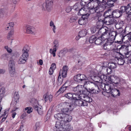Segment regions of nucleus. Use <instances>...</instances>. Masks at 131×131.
<instances>
[{
	"label": "nucleus",
	"mask_w": 131,
	"mask_h": 131,
	"mask_svg": "<svg viewBox=\"0 0 131 131\" xmlns=\"http://www.w3.org/2000/svg\"><path fill=\"white\" fill-rule=\"evenodd\" d=\"M93 85L95 86L94 88H91V89L89 88V90H86V91L83 92L82 100L85 101V102L90 103L91 102L92 100L91 98L88 96L90 93L92 94H98L100 90L99 89L98 85L94 83Z\"/></svg>",
	"instance_id": "f257e3e1"
},
{
	"label": "nucleus",
	"mask_w": 131,
	"mask_h": 131,
	"mask_svg": "<svg viewBox=\"0 0 131 131\" xmlns=\"http://www.w3.org/2000/svg\"><path fill=\"white\" fill-rule=\"evenodd\" d=\"M87 6L83 7L78 12V15L82 16L81 18L78 20V23L80 25H84L87 22L88 16L89 15L86 13V12L87 11Z\"/></svg>",
	"instance_id": "f03ea898"
},
{
	"label": "nucleus",
	"mask_w": 131,
	"mask_h": 131,
	"mask_svg": "<svg viewBox=\"0 0 131 131\" xmlns=\"http://www.w3.org/2000/svg\"><path fill=\"white\" fill-rule=\"evenodd\" d=\"M74 79L75 81L78 82L80 83H84L83 85H88V84H90V83H93L90 81H86L88 80V78L83 74H79L75 75L74 77Z\"/></svg>",
	"instance_id": "7ed1b4c3"
},
{
	"label": "nucleus",
	"mask_w": 131,
	"mask_h": 131,
	"mask_svg": "<svg viewBox=\"0 0 131 131\" xmlns=\"http://www.w3.org/2000/svg\"><path fill=\"white\" fill-rule=\"evenodd\" d=\"M110 29L107 27L101 28L99 30L98 34L100 35L101 37H104L105 39H107L109 37Z\"/></svg>",
	"instance_id": "20e7f679"
},
{
	"label": "nucleus",
	"mask_w": 131,
	"mask_h": 131,
	"mask_svg": "<svg viewBox=\"0 0 131 131\" xmlns=\"http://www.w3.org/2000/svg\"><path fill=\"white\" fill-rule=\"evenodd\" d=\"M63 119L59 121H57L56 122V125L57 127H59L60 125H63L66 123H67L70 121L72 119V117L71 116L68 114H64Z\"/></svg>",
	"instance_id": "39448f33"
},
{
	"label": "nucleus",
	"mask_w": 131,
	"mask_h": 131,
	"mask_svg": "<svg viewBox=\"0 0 131 131\" xmlns=\"http://www.w3.org/2000/svg\"><path fill=\"white\" fill-rule=\"evenodd\" d=\"M64 108L62 110V112L63 113V114H67V113H69V112L72 111L74 109L73 105H72L71 103L65 102L64 103Z\"/></svg>",
	"instance_id": "423d86ee"
},
{
	"label": "nucleus",
	"mask_w": 131,
	"mask_h": 131,
	"mask_svg": "<svg viewBox=\"0 0 131 131\" xmlns=\"http://www.w3.org/2000/svg\"><path fill=\"white\" fill-rule=\"evenodd\" d=\"M9 73L12 77H14L16 75L15 68V65L14 62L12 60H10L9 62Z\"/></svg>",
	"instance_id": "0eeeda50"
},
{
	"label": "nucleus",
	"mask_w": 131,
	"mask_h": 131,
	"mask_svg": "<svg viewBox=\"0 0 131 131\" xmlns=\"http://www.w3.org/2000/svg\"><path fill=\"white\" fill-rule=\"evenodd\" d=\"M61 124L60 125L59 127L55 126L56 128H58L59 129L60 131H69L72 129V128L70 125L68 124V123H66L63 125H61Z\"/></svg>",
	"instance_id": "6e6552de"
},
{
	"label": "nucleus",
	"mask_w": 131,
	"mask_h": 131,
	"mask_svg": "<svg viewBox=\"0 0 131 131\" xmlns=\"http://www.w3.org/2000/svg\"><path fill=\"white\" fill-rule=\"evenodd\" d=\"M101 84H99L101 88L104 90H105L107 93H109L110 92L109 89H110L113 85V84L112 83H107L105 84L102 82L101 83H99Z\"/></svg>",
	"instance_id": "1a4fd4ad"
},
{
	"label": "nucleus",
	"mask_w": 131,
	"mask_h": 131,
	"mask_svg": "<svg viewBox=\"0 0 131 131\" xmlns=\"http://www.w3.org/2000/svg\"><path fill=\"white\" fill-rule=\"evenodd\" d=\"M82 99H79L76 101L72 102L71 103L73 105L74 108L77 106H84L87 105V104L86 102H83Z\"/></svg>",
	"instance_id": "9d476101"
},
{
	"label": "nucleus",
	"mask_w": 131,
	"mask_h": 131,
	"mask_svg": "<svg viewBox=\"0 0 131 131\" xmlns=\"http://www.w3.org/2000/svg\"><path fill=\"white\" fill-rule=\"evenodd\" d=\"M114 85L113 84V86L109 89L110 92L107 93H110L111 95L113 97H116L120 95V93L119 90L116 89H113Z\"/></svg>",
	"instance_id": "9b49d317"
},
{
	"label": "nucleus",
	"mask_w": 131,
	"mask_h": 131,
	"mask_svg": "<svg viewBox=\"0 0 131 131\" xmlns=\"http://www.w3.org/2000/svg\"><path fill=\"white\" fill-rule=\"evenodd\" d=\"M28 57L25 55L22 54L20 57L17 61L18 63L19 64H24L25 63L26 61L28 60Z\"/></svg>",
	"instance_id": "f8f14e48"
},
{
	"label": "nucleus",
	"mask_w": 131,
	"mask_h": 131,
	"mask_svg": "<svg viewBox=\"0 0 131 131\" xmlns=\"http://www.w3.org/2000/svg\"><path fill=\"white\" fill-rule=\"evenodd\" d=\"M118 33L116 31H113L112 32H110V34L109 35V37L108 38L109 40L112 41V42L115 39L116 36Z\"/></svg>",
	"instance_id": "ddd939ff"
},
{
	"label": "nucleus",
	"mask_w": 131,
	"mask_h": 131,
	"mask_svg": "<svg viewBox=\"0 0 131 131\" xmlns=\"http://www.w3.org/2000/svg\"><path fill=\"white\" fill-rule=\"evenodd\" d=\"M121 40L120 41H117V42L119 44L121 43L125 39L127 41H130L131 40V35L130 34L126 35L125 36L121 35L120 36Z\"/></svg>",
	"instance_id": "4468645a"
},
{
	"label": "nucleus",
	"mask_w": 131,
	"mask_h": 131,
	"mask_svg": "<svg viewBox=\"0 0 131 131\" xmlns=\"http://www.w3.org/2000/svg\"><path fill=\"white\" fill-rule=\"evenodd\" d=\"M114 17H111L110 15H109L106 17V18H107L108 20L105 21V24L107 25H109L115 23L116 21Z\"/></svg>",
	"instance_id": "2eb2a0df"
},
{
	"label": "nucleus",
	"mask_w": 131,
	"mask_h": 131,
	"mask_svg": "<svg viewBox=\"0 0 131 131\" xmlns=\"http://www.w3.org/2000/svg\"><path fill=\"white\" fill-rule=\"evenodd\" d=\"M26 29V32L27 34H35V28L32 26L27 25L25 26Z\"/></svg>",
	"instance_id": "dca6fc26"
},
{
	"label": "nucleus",
	"mask_w": 131,
	"mask_h": 131,
	"mask_svg": "<svg viewBox=\"0 0 131 131\" xmlns=\"http://www.w3.org/2000/svg\"><path fill=\"white\" fill-rule=\"evenodd\" d=\"M129 49L128 46H126L125 45H122L119 48V50L120 51H122L124 52V53L122 54L124 55L129 54Z\"/></svg>",
	"instance_id": "f3484780"
},
{
	"label": "nucleus",
	"mask_w": 131,
	"mask_h": 131,
	"mask_svg": "<svg viewBox=\"0 0 131 131\" xmlns=\"http://www.w3.org/2000/svg\"><path fill=\"white\" fill-rule=\"evenodd\" d=\"M53 4V2H45V4H44L42 6L44 8V6H45L46 9L49 11L52 9V7Z\"/></svg>",
	"instance_id": "a211bd4d"
},
{
	"label": "nucleus",
	"mask_w": 131,
	"mask_h": 131,
	"mask_svg": "<svg viewBox=\"0 0 131 131\" xmlns=\"http://www.w3.org/2000/svg\"><path fill=\"white\" fill-rule=\"evenodd\" d=\"M121 13L119 10H115L112 12V14L111 15H110V16L111 17H114L118 18L122 15V14Z\"/></svg>",
	"instance_id": "6ab92c4d"
},
{
	"label": "nucleus",
	"mask_w": 131,
	"mask_h": 131,
	"mask_svg": "<svg viewBox=\"0 0 131 131\" xmlns=\"http://www.w3.org/2000/svg\"><path fill=\"white\" fill-rule=\"evenodd\" d=\"M119 54L121 55V57L123 58L124 61V63L127 64L129 62V60L130 58L129 54H125V55L122 54L121 52H119Z\"/></svg>",
	"instance_id": "aec40b11"
},
{
	"label": "nucleus",
	"mask_w": 131,
	"mask_h": 131,
	"mask_svg": "<svg viewBox=\"0 0 131 131\" xmlns=\"http://www.w3.org/2000/svg\"><path fill=\"white\" fill-rule=\"evenodd\" d=\"M100 3L101 1H100L99 3H96L97 4L96 6L97 10H99V12H102L104 10L105 8L104 5L103 4H101Z\"/></svg>",
	"instance_id": "412c9836"
},
{
	"label": "nucleus",
	"mask_w": 131,
	"mask_h": 131,
	"mask_svg": "<svg viewBox=\"0 0 131 131\" xmlns=\"http://www.w3.org/2000/svg\"><path fill=\"white\" fill-rule=\"evenodd\" d=\"M98 19V21L96 23V25L97 26V27L98 29L102 28V27L104 24V20L103 19H101L100 17H99Z\"/></svg>",
	"instance_id": "4be33fe9"
},
{
	"label": "nucleus",
	"mask_w": 131,
	"mask_h": 131,
	"mask_svg": "<svg viewBox=\"0 0 131 131\" xmlns=\"http://www.w3.org/2000/svg\"><path fill=\"white\" fill-rule=\"evenodd\" d=\"M34 108L35 111H36L39 114L42 115L43 113L41 106H38L37 105L34 106Z\"/></svg>",
	"instance_id": "5701e85b"
},
{
	"label": "nucleus",
	"mask_w": 131,
	"mask_h": 131,
	"mask_svg": "<svg viewBox=\"0 0 131 131\" xmlns=\"http://www.w3.org/2000/svg\"><path fill=\"white\" fill-rule=\"evenodd\" d=\"M82 95L83 94H82L79 95L76 93L73 94L72 100L75 101L79 99H82Z\"/></svg>",
	"instance_id": "b1692460"
},
{
	"label": "nucleus",
	"mask_w": 131,
	"mask_h": 131,
	"mask_svg": "<svg viewBox=\"0 0 131 131\" xmlns=\"http://www.w3.org/2000/svg\"><path fill=\"white\" fill-rule=\"evenodd\" d=\"M115 23V27L116 28L117 27L118 29H119L122 27L124 23V22L123 20H119L117 22L116 21Z\"/></svg>",
	"instance_id": "393cba45"
},
{
	"label": "nucleus",
	"mask_w": 131,
	"mask_h": 131,
	"mask_svg": "<svg viewBox=\"0 0 131 131\" xmlns=\"http://www.w3.org/2000/svg\"><path fill=\"white\" fill-rule=\"evenodd\" d=\"M105 39L104 38V37H101V36L100 37H99L97 39H96L95 44L96 45H100L104 41Z\"/></svg>",
	"instance_id": "a878e982"
},
{
	"label": "nucleus",
	"mask_w": 131,
	"mask_h": 131,
	"mask_svg": "<svg viewBox=\"0 0 131 131\" xmlns=\"http://www.w3.org/2000/svg\"><path fill=\"white\" fill-rule=\"evenodd\" d=\"M114 77H110L108 79L112 83L117 84H118L119 82V79L118 77H116V79L114 80V79H115Z\"/></svg>",
	"instance_id": "bb28decb"
},
{
	"label": "nucleus",
	"mask_w": 131,
	"mask_h": 131,
	"mask_svg": "<svg viewBox=\"0 0 131 131\" xmlns=\"http://www.w3.org/2000/svg\"><path fill=\"white\" fill-rule=\"evenodd\" d=\"M5 89L4 87H2L0 89V103L4 95Z\"/></svg>",
	"instance_id": "cd10ccee"
},
{
	"label": "nucleus",
	"mask_w": 131,
	"mask_h": 131,
	"mask_svg": "<svg viewBox=\"0 0 131 131\" xmlns=\"http://www.w3.org/2000/svg\"><path fill=\"white\" fill-rule=\"evenodd\" d=\"M64 115V114L58 113L55 114L54 115V117L56 119H57L58 120L60 119L62 120L63 119Z\"/></svg>",
	"instance_id": "c85d7f7f"
},
{
	"label": "nucleus",
	"mask_w": 131,
	"mask_h": 131,
	"mask_svg": "<svg viewBox=\"0 0 131 131\" xmlns=\"http://www.w3.org/2000/svg\"><path fill=\"white\" fill-rule=\"evenodd\" d=\"M29 50V48L28 46H26L24 47L22 50V54H24L28 57L29 56L28 52Z\"/></svg>",
	"instance_id": "c756f323"
},
{
	"label": "nucleus",
	"mask_w": 131,
	"mask_h": 131,
	"mask_svg": "<svg viewBox=\"0 0 131 131\" xmlns=\"http://www.w3.org/2000/svg\"><path fill=\"white\" fill-rule=\"evenodd\" d=\"M112 43V42H109L108 41L106 43H105L103 45V48L104 50H108L110 49V46Z\"/></svg>",
	"instance_id": "7c9ffc66"
},
{
	"label": "nucleus",
	"mask_w": 131,
	"mask_h": 131,
	"mask_svg": "<svg viewBox=\"0 0 131 131\" xmlns=\"http://www.w3.org/2000/svg\"><path fill=\"white\" fill-rule=\"evenodd\" d=\"M96 8V6L94 5L93 6L90 7L89 8V12L91 14L94 13L95 12H96L97 10Z\"/></svg>",
	"instance_id": "2f4dec72"
},
{
	"label": "nucleus",
	"mask_w": 131,
	"mask_h": 131,
	"mask_svg": "<svg viewBox=\"0 0 131 131\" xmlns=\"http://www.w3.org/2000/svg\"><path fill=\"white\" fill-rule=\"evenodd\" d=\"M107 2L106 4L109 6L110 7H112L114 6V3L117 0H106Z\"/></svg>",
	"instance_id": "473e14b6"
},
{
	"label": "nucleus",
	"mask_w": 131,
	"mask_h": 131,
	"mask_svg": "<svg viewBox=\"0 0 131 131\" xmlns=\"http://www.w3.org/2000/svg\"><path fill=\"white\" fill-rule=\"evenodd\" d=\"M80 89L79 86L78 85L74 88L73 89V90L74 92L77 93H81V88H80Z\"/></svg>",
	"instance_id": "72a5a7b5"
},
{
	"label": "nucleus",
	"mask_w": 131,
	"mask_h": 131,
	"mask_svg": "<svg viewBox=\"0 0 131 131\" xmlns=\"http://www.w3.org/2000/svg\"><path fill=\"white\" fill-rule=\"evenodd\" d=\"M73 94L69 93L65 94V96L68 99L72 100L73 99Z\"/></svg>",
	"instance_id": "f704fd0d"
},
{
	"label": "nucleus",
	"mask_w": 131,
	"mask_h": 131,
	"mask_svg": "<svg viewBox=\"0 0 131 131\" xmlns=\"http://www.w3.org/2000/svg\"><path fill=\"white\" fill-rule=\"evenodd\" d=\"M96 37L95 36L93 35L89 38V42L91 43L94 42L95 43L96 40Z\"/></svg>",
	"instance_id": "c9c22d12"
},
{
	"label": "nucleus",
	"mask_w": 131,
	"mask_h": 131,
	"mask_svg": "<svg viewBox=\"0 0 131 131\" xmlns=\"http://www.w3.org/2000/svg\"><path fill=\"white\" fill-rule=\"evenodd\" d=\"M118 61L117 62L119 65H123L124 63V61L123 58H121V56L119 58H118Z\"/></svg>",
	"instance_id": "e433bc0d"
},
{
	"label": "nucleus",
	"mask_w": 131,
	"mask_h": 131,
	"mask_svg": "<svg viewBox=\"0 0 131 131\" xmlns=\"http://www.w3.org/2000/svg\"><path fill=\"white\" fill-rule=\"evenodd\" d=\"M86 34V32L84 30H82L80 31L79 33L80 37H83L85 36Z\"/></svg>",
	"instance_id": "4c0bfd02"
},
{
	"label": "nucleus",
	"mask_w": 131,
	"mask_h": 131,
	"mask_svg": "<svg viewBox=\"0 0 131 131\" xmlns=\"http://www.w3.org/2000/svg\"><path fill=\"white\" fill-rule=\"evenodd\" d=\"M86 1L87 3L89 4L91 3H99L100 1V0H85ZM102 1L103 2L104 0H102Z\"/></svg>",
	"instance_id": "58836bf2"
},
{
	"label": "nucleus",
	"mask_w": 131,
	"mask_h": 131,
	"mask_svg": "<svg viewBox=\"0 0 131 131\" xmlns=\"http://www.w3.org/2000/svg\"><path fill=\"white\" fill-rule=\"evenodd\" d=\"M100 79L102 81V82L103 81H106L107 79V76L103 74L99 75Z\"/></svg>",
	"instance_id": "ea45409f"
},
{
	"label": "nucleus",
	"mask_w": 131,
	"mask_h": 131,
	"mask_svg": "<svg viewBox=\"0 0 131 131\" xmlns=\"http://www.w3.org/2000/svg\"><path fill=\"white\" fill-rule=\"evenodd\" d=\"M84 62V58L82 57H81L78 61V63L80 66H81Z\"/></svg>",
	"instance_id": "a19ab883"
},
{
	"label": "nucleus",
	"mask_w": 131,
	"mask_h": 131,
	"mask_svg": "<svg viewBox=\"0 0 131 131\" xmlns=\"http://www.w3.org/2000/svg\"><path fill=\"white\" fill-rule=\"evenodd\" d=\"M14 32V30L12 29L8 33V35L7 37V38L8 40H10V38L12 37V35H13Z\"/></svg>",
	"instance_id": "79ce46f5"
},
{
	"label": "nucleus",
	"mask_w": 131,
	"mask_h": 131,
	"mask_svg": "<svg viewBox=\"0 0 131 131\" xmlns=\"http://www.w3.org/2000/svg\"><path fill=\"white\" fill-rule=\"evenodd\" d=\"M126 6H122L121 7L119 10L121 13L122 14V15L123 13L125 12H126Z\"/></svg>",
	"instance_id": "37998d69"
},
{
	"label": "nucleus",
	"mask_w": 131,
	"mask_h": 131,
	"mask_svg": "<svg viewBox=\"0 0 131 131\" xmlns=\"http://www.w3.org/2000/svg\"><path fill=\"white\" fill-rule=\"evenodd\" d=\"M9 57V54L8 53H6L1 56V58L4 59H5L8 58Z\"/></svg>",
	"instance_id": "c03bdc74"
},
{
	"label": "nucleus",
	"mask_w": 131,
	"mask_h": 131,
	"mask_svg": "<svg viewBox=\"0 0 131 131\" xmlns=\"http://www.w3.org/2000/svg\"><path fill=\"white\" fill-rule=\"evenodd\" d=\"M108 66L110 68L112 69H114L116 68V66L115 63H108Z\"/></svg>",
	"instance_id": "a18cd8bd"
},
{
	"label": "nucleus",
	"mask_w": 131,
	"mask_h": 131,
	"mask_svg": "<svg viewBox=\"0 0 131 131\" xmlns=\"http://www.w3.org/2000/svg\"><path fill=\"white\" fill-rule=\"evenodd\" d=\"M14 23L13 22H10L7 24L6 26H7L6 28L7 30L9 28V27L10 28H12L14 26Z\"/></svg>",
	"instance_id": "49530a36"
},
{
	"label": "nucleus",
	"mask_w": 131,
	"mask_h": 131,
	"mask_svg": "<svg viewBox=\"0 0 131 131\" xmlns=\"http://www.w3.org/2000/svg\"><path fill=\"white\" fill-rule=\"evenodd\" d=\"M100 67V69L99 70V71H101L103 72H105L107 68L108 67L106 66H101Z\"/></svg>",
	"instance_id": "de8ad7c7"
},
{
	"label": "nucleus",
	"mask_w": 131,
	"mask_h": 131,
	"mask_svg": "<svg viewBox=\"0 0 131 131\" xmlns=\"http://www.w3.org/2000/svg\"><path fill=\"white\" fill-rule=\"evenodd\" d=\"M79 5L78 3L75 4L72 7V8L76 11H78L81 9H80L79 8Z\"/></svg>",
	"instance_id": "09e8293b"
},
{
	"label": "nucleus",
	"mask_w": 131,
	"mask_h": 131,
	"mask_svg": "<svg viewBox=\"0 0 131 131\" xmlns=\"http://www.w3.org/2000/svg\"><path fill=\"white\" fill-rule=\"evenodd\" d=\"M126 12L127 14L131 13V7L129 5L126 6Z\"/></svg>",
	"instance_id": "8fccbe9b"
},
{
	"label": "nucleus",
	"mask_w": 131,
	"mask_h": 131,
	"mask_svg": "<svg viewBox=\"0 0 131 131\" xmlns=\"http://www.w3.org/2000/svg\"><path fill=\"white\" fill-rule=\"evenodd\" d=\"M41 127V124L39 122H38L36 123L35 124V126L34 127V129L35 130H36L37 129H38Z\"/></svg>",
	"instance_id": "3c124183"
},
{
	"label": "nucleus",
	"mask_w": 131,
	"mask_h": 131,
	"mask_svg": "<svg viewBox=\"0 0 131 131\" xmlns=\"http://www.w3.org/2000/svg\"><path fill=\"white\" fill-rule=\"evenodd\" d=\"M99 29H98L97 27H92L91 28V31L92 33H94L96 31H97L98 32Z\"/></svg>",
	"instance_id": "603ef678"
},
{
	"label": "nucleus",
	"mask_w": 131,
	"mask_h": 131,
	"mask_svg": "<svg viewBox=\"0 0 131 131\" xmlns=\"http://www.w3.org/2000/svg\"><path fill=\"white\" fill-rule=\"evenodd\" d=\"M59 73H60V74L61 73L62 76L63 78H65L66 77L67 73V72L60 70Z\"/></svg>",
	"instance_id": "864d4df0"
},
{
	"label": "nucleus",
	"mask_w": 131,
	"mask_h": 131,
	"mask_svg": "<svg viewBox=\"0 0 131 131\" xmlns=\"http://www.w3.org/2000/svg\"><path fill=\"white\" fill-rule=\"evenodd\" d=\"M25 110H27V112L28 113L30 114L32 112L33 109L31 107H26Z\"/></svg>",
	"instance_id": "5fc2aeb1"
},
{
	"label": "nucleus",
	"mask_w": 131,
	"mask_h": 131,
	"mask_svg": "<svg viewBox=\"0 0 131 131\" xmlns=\"http://www.w3.org/2000/svg\"><path fill=\"white\" fill-rule=\"evenodd\" d=\"M53 44L54 45L53 47L58 48L59 46V43L58 41L55 40L53 42Z\"/></svg>",
	"instance_id": "6e6d98bb"
},
{
	"label": "nucleus",
	"mask_w": 131,
	"mask_h": 131,
	"mask_svg": "<svg viewBox=\"0 0 131 131\" xmlns=\"http://www.w3.org/2000/svg\"><path fill=\"white\" fill-rule=\"evenodd\" d=\"M19 96L18 92H15L14 94V98L16 100H18L19 99Z\"/></svg>",
	"instance_id": "4d7b16f0"
},
{
	"label": "nucleus",
	"mask_w": 131,
	"mask_h": 131,
	"mask_svg": "<svg viewBox=\"0 0 131 131\" xmlns=\"http://www.w3.org/2000/svg\"><path fill=\"white\" fill-rule=\"evenodd\" d=\"M95 82L99 83L102 82V81L100 80V79L99 76H96V77H95Z\"/></svg>",
	"instance_id": "13d9d810"
},
{
	"label": "nucleus",
	"mask_w": 131,
	"mask_h": 131,
	"mask_svg": "<svg viewBox=\"0 0 131 131\" xmlns=\"http://www.w3.org/2000/svg\"><path fill=\"white\" fill-rule=\"evenodd\" d=\"M106 71L105 72L107 73V74H111L112 72V69L110 68L107 67V69H106Z\"/></svg>",
	"instance_id": "bf43d9fd"
},
{
	"label": "nucleus",
	"mask_w": 131,
	"mask_h": 131,
	"mask_svg": "<svg viewBox=\"0 0 131 131\" xmlns=\"http://www.w3.org/2000/svg\"><path fill=\"white\" fill-rule=\"evenodd\" d=\"M63 79H58V81H57V83L58 85L59 86L61 84H62V81H63Z\"/></svg>",
	"instance_id": "052dcab7"
},
{
	"label": "nucleus",
	"mask_w": 131,
	"mask_h": 131,
	"mask_svg": "<svg viewBox=\"0 0 131 131\" xmlns=\"http://www.w3.org/2000/svg\"><path fill=\"white\" fill-rule=\"evenodd\" d=\"M43 97L45 102H47L48 100V96L47 94H45L43 95Z\"/></svg>",
	"instance_id": "680f3d73"
},
{
	"label": "nucleus",
	"mask_w": 131,
	"mask_h": 131,
	"mask_svg": "<svg viewBox=\"0 0 131 131\" xmlns=\"http://www.w3.org/2000/svg\"><path fill=\"white\" fill-rule=\"evenodd\" d=\"M68 69V66H64L63 67L62 70H61L67 72Z\"/></svg>",
	"instance_id": "e2e57ef3"
},
{
	"label": "nucleus",
	"mask_w": 131,
	"mask_h": 131,
	"mask_svg": "<svg viewBox=\"0 0 131 131\" xmlns=\"http://www.w3.org/2000/svg\"><path fill=\"white\" fill-rule=\"evenodd\" d=\"M5 48L6 50L9 53H11L12 52V50L9 48L7 46H5Z\"/></svg>",
	"instance_id": "0e129e2a"
},
{
	"label": "nucleus",
	"mask_w": 131,
	"mask_h": 131,
	"mask_svg": "<svg viewBox=\"0 0 131 131\" xmlns=\"http://www.w3.org/2000/svg\"><path fill=\"white\" fill-rule=\"evenodd\" d=\"M13 55H12V56H14L16 57H17L19 56H20L19 53L17 52H15L13 54H12Z\"/></svg>",
	"instance_id": "69168bd1"
},
{
	"label": "nucleus",
	"mask_w": 131,
	"mask_h": 131,
	"mask_svg": "<svg viewBox=\"0 0 131 131\" xmlns=\"http://www.w3.org/2000/svg\"><path fill=\"white\" fill-rule=\"evenodd\" d=\"M4 13V9H0V17L3 16Z\"/></svg>",
	"instance_id": "338daca9"
},
{
	"label": "nucleus",
	"mask_w": 131,
	"mask_h": 131,
	"mask_svg": "<svg viewBox=\"0 0 131 131\" xmlns=\"http://www.w3.org/2000/svg\"><path fill=\"white\" fill-rule=\"evenodd\" d=\"M127 14V19L128 20H131V14L130 13Z\"/></svg>",
	"instance_id": "774afa93"
}]
</instances>
